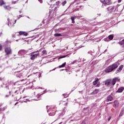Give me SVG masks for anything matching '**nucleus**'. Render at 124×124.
I'll return each instance as SVG.
<instances>
[{
	"instance_id": "nucleus-1",
	"label": "nucleus",
	"mask_w": 124,
	"mask_h": 124,
	"mask_svg": "<svg viewBox=\"0 0 124 124\" xmlns=\"http://www.w3.org/2000/svg\"><path fill=\"white\" fill-rule=\"evenodd\" d=\"M120 78H115L112 79L107 80L105 82L106 86L108 87H111V86H114L116 84V82H120Z\"/></svg>"
},
{
	"instance_id": "nucleus-2",
	"label": "nucleus",
	"mask_w": 124,
	"mask_h": 124,
	"mask_svg": "<svg viewBox=\"0 0 124 124\" xmlns=\"http://www.w3.org/2000/svg\"><path fill=\"white\" fill-rule=\"evenodd\" d=\"M119 66V63H114L112 65L108 67L106 70L105 72L106 73H109V72H112L114 69H116Z\"/></svg>"
},
{
	"instance_id": "nucleus-3",
	"label": "nucleus",
	"mask_w": 124,
	"mask_h": 124,
	"mask_svg": "<svg viewBox=\"0 0 124 124\" xmlns=\"http://www.w3.org/2000/svg\"><path fill=\"white\" fill-rule=\"evenodd\" d=\"M5 53H6V55L8 56V55H11L12 54V50L10 47H6L4 49Z\"/></svg>"
},
{
	"instance_id": "nucleus-4",
	"label": "nucleus",
	"mask_w": 124,
	"mask_h": 124,
	"mask_svg": "<svg viewBox=\"0 0 124 124\" xmlns=\"http://www.w3.org/2000/svg\"><path fill=\"white\" fill-rule=\"evenodd\" d=\"M38 56H39V53L35 54V52H32L31 53V61H33L35 60Z\"/></svg>"
},
{
	"instance_id": "nucleus-5",
	"label": "nucleus",
	"mask_w": 124,
	"mask_h": 124,
	"mask_svg": "<svg viewBox=\"0 0 124 124\" xmlns=\"http://www.w3.org/2000/svg\"><path fill=\"white\" fill-rule=\"evenodd\" d=\"M117 8H118L117 6H113L111 7H109L107 8L108 11H109V12H112V11H116L117 10Z\"/></svg>"
},
{
	"instance_id": "nucleus-6",
	"label": "nucleus",
	"mask_w": 124,
	"mask_h": 124,
	"mask_svg": "<svg viewBox=\"0 0 124 124\" xmlns=\"http://www.w3.org/2000/svg\"><path fill=\"white\" fill-rule=\"evenodd\" d=\"M27 53H28V52L26 50L22 49L18 51V55H19V56H24V55L27 54Z\"/></svg>"
},
{
	"instance_id": "nucleus-7",
	"label": "nucleus",
	"mask_w": 124,
	"mask_h": 124,
	"mask_svg": "<svg viewBox=\"0 0 124 124\" xmlns=\"http://www.w3.org/2000/svg\"><path fill=\"white\" fill-rule=\"evenodd\" d=\"M123 67H124V65H120L119 66V68L116 71V72H115L116 74H117V73L121 72V71H122V69H123Z\"/></svg>"
},
{
	"instance_id": "nucleus-8",
	"label": "nucleus",
	"mask_w": 124,
	"mask_h": 124,
	"mask_svg": "<svg viewBox=\"0 0 124 124\" xmlns=\"http://www.w3.org/2000/svg\"><path fill=\"white\" fill-rule=\"evenodd\" d=\"M113 38H114V36H113V35H109L108 36V38L105 39V41H108V39H109V40H112Z\"/></svg>"
},
{
	"instance_id": "nucleus-9",
	"label": "nucleus",
	"mask_w": 124,
	"mask_h": 124,
	"mask_svg": "<svg viewBox=\"0 0 124 124\" xmlns=\"http://www.w3.org/2000/svg\"><path fill=\"white\" fill-rule=\"evenodd\" d=\"M3 7L5 9H6V10H11V9H12V7H10V6L9 5H4L3 6Z\"/></svg>"
},
{
	"instance_id": "nucleus-10",
	"label": "nucleus",
	"mask_w": 124,
	"mask_h": 124,
	"mask_svg": "<svg viewBox=\"0 0 124 124\" xmlns=\"http://www.w3.org/2000/svg\"><path fill=\"white\" fill-rule=\"evenodd\" d=\"M7 21L8 22V27H10V28H12V27H14V23H13L12 25L11 22H10V21H9V18H7Z\"/></svg>"
},
{
	"instance_id": "nucleus-11",
	"label": "nucleus",
	"mask_w": 124,
	"mask_h": 124,
	"mask_svg": "<svg viewBox=\"0 0 124 124\" xmlns=\"http://www.w3.org/2000/svg\"><path fill=\"white\" fill-rule=\"evenodd\" d=\"M19 34L20 35H25V36H27V35H28V33L25 31H20L19 32Z\"/></svg>"
},
{
	"instance_id": "nucleus-12",
	"label": "nucleus",
	"mask_w": 124,
	"mask_h": 124,
	"mask_svg": "<svg viewBox=\"0 0 124 124\" xmlns=\"http://www.w3.org/2000/svg\"><path fill=\"white\" fill-rule=\"evenodd\" d=\"M124 87H120L116 91V93H123V92L124 91Z\"/></svg>"
},
{
	"instance_id": "nucleus-13",
	"label": "nucleus",
	"mask_w": 124,
	"mask_h": 124,
	"mask_svg": "<svg viewBox=\"0 0 124 124\" xmlns=\"http://www.w3.org/2000/svg\"><path fill=\"white\" fill-rule=\"evenodd\" d=\"M108 101H112L113 100V97H112L111 95L108 96Z\"/></svg>"
},
{
	"instance_id": "nucleus-14",
	"label": "nucleus",
	"mask_w": 124,
	"mask_h": 124,
	"mask_svg": "<svg viewBox=\"0 0 124 124\" xmlns=\"http://www.w3.org/2000/svg\"><path fill=\"white\" fill-rule=\"evenodd\" d=\"M76 18H77V16H76L71 17L72 23H73V24H74L75 23V21H74V19H76Z\"/></svg>"
},
{
	"instance_id": "nucleus-15",
	"label": "nucleus",
	"mask_w": 124,
	"mask_h": 124,
	"mask_svg": "<svg viewBox=\"0 0 124 124\" xmlns=\"http://www.w3.org/2000/svg\"><path fill=\"white\" fill-rule=\"evenodd\" d=\"M98 78H96L95 79V81L93 82V85H95L96 84H97V82H98Z\"/></svg>"
},
{
	"instance_id": "nucleus-16",
	"label": "nucleus",
	"mask_w": 124,
	"mask_h": 124,
	"mask_svg": "<svg viewBox=\"0 0 124 124\" xmlns=\"http://www.w3.org/2000/svg\"><path fill=\"white\" fill-rule=\"evenodd\" d=\"M3 4H5V2L3 0H0V6H2V5H3Z\"/></svg>"
},
{
	"instance_id": "nucleus-17",
	"label": "nucleus",
	"mask_w": 124,
	"mask_h": 124,
	"mask_svg": "<svg viewBox=\"0 0 124 124\" xmlns=\"http://www.w3.org/2000/svg\"><path fill=\"white\" fill-rule=\"evenodd\" d=\"M66 64V62H64L62 65H61L59 66V68H62V67H64L65 65Z\"/></svg>"
},
{
	"instance_id": "nucleus-18",
	"label": "nucleus",
	"mask_w": 124,
	"mask_h": 124,
	"mask_svg": "<svg viewBox=\"0 0 124 124\" xmlns=\"http://www.w3.org/2000/svg\"><path fill=\"white\" fill-rule=\"evenodd\" d=\"M98 89H95L94 91L93 92V94H96L98 93Z\"/></svg>"
},
{
	"instance_id": "nucleus-19",
	"label": "nucleus",
	"mask_w": 124,
	"mask_h": 124,
	"mask_svg": "<svg viewBox=\"0 0 124 124\" xmlns=\"http://www.w3.org/2000/svg\"><path fill=\"white\" fill-rule=\"evenodd\" d=\"M124 114V108H122V109L121 110V112H120V114L119 115L120 117H122V116H123V114Z\"/></svg>"
},
{
	"instance_id": "nucleus-20",
	"label": "nucleus",
	"mask_w": 124,
	"mask_h": 124,
	"mask_svg": "<svg viewBox=\"0 0 124 124\" xmlns=\"http://www.w3.org/2000/svg\"><path fill=\"white\" fill-rule=\"evenodd\" d=\"M105 4H107V5H109V4H110V2H109V0H106L105 2Z\"/></svg>"
},
{
	"instance_id": "nucleus-21",
	"label": "nucleus",
	"mask_w": 124,
	"mask_h": 124,
	"mask_svg": "<svg viewBox=\"0 0 124 124\" xmlns=\"http://www.w3.org/2000/svg\"><path fill=\"white\" fill-rule=\"evenodd\" d=\"M114 103L115 106H116V107H117V106H118V105H119V102H118V101H115L114 102Z\"/></svg>"
},
{
	"instance_id": "nucleus-22",
	"label": "nucleus",
	"mask_w": 124,
	"mask_h": 124,
	"mask_svg": "<svg viewBox=\"0 0 124 124\" xmlns=\"http://www.w3.org/2000/svg\"><path fill=\"white\" fill-rule=\"evenodd\" d=\"M68 55H65V56H61L59 58H58V60H61V59H63V58H66V57H67Z\"/></svg>"
},
{
	"instance_id": "nucleus-23",
	"label": "nucleus",
	"mask_w": 124,
	"mask_h": 124,
	"mask_svg": "<svg viewBox=\"0 0 124 124\" xmlns=\"http://www.w3.org/2000/svg\"><path fill=\"white\" fill-rule=\"evenodd\" d=\"M66 0H64L63 2H62V6H64V5H65V4H66Z\"/></svg>"
},
{
	"instance_id": "nucleus-24",
	"label": "nucleus",
	"mask_w": 124,
	"mask_h": 124,
	"mask_svg": "<svg viewBox=\"0 0 124 124\" xmlns=\"http://www.w3.org/2000/svg\"><path fill=\"white\" fill-rule=\"evenodd\" d=\"M54 36H62V35L61 33H55Z\"/></svg>"
},
{
	"instance_id": "nucleus-25",
	"label": "nucleus",
	"mask_w": 124,
	"mask_h": 124,
	"mask_svg": "<svg viewBox=\"0 0 124 124\" xmlns=\"http://www.w3.org/2000/svg\"><path fill=\"white\" fill-rule=\"evenodd\" d=\"M49 116H54L55 115V112H50L48 114Z\"/></svg>"
},
{
	"instance_id": "nucleus-26",
	"label": "nucleus",
	"mask_w": 124,
	"mask_h": 124,
	"mask_svg": "<svg viewBox=\"0 0 124 124\" xmlns=\"http://www.w3.org/2000/svg\"><path fill=\"white\" fill-rule=\"evenodd\" d=\"M120 44H121V45H124V40H122L120 43Z\"/></svg>"
},
{
	"instance_id": "nucleus-27",
	"label": "nucleus",
	"mask_w": 124,
	"mask_h": 124,
	"mask_svg": "<svg viewBox=\"0 0 124 124\" xmlns=\"http://www.w3.org/2000/svg\"><path fill=\"white\" fill-rule=\"evenodd\" d=\"M105 1L106 0H100L101 2H102V3H104V4L105 3Z\"/></svg>"
},
{
	"instance_id": "nucleus-28",
	"label": "nucleus",
	"mask_w": 124,
	"mask_h": 124,
	"mask_svg": "<svg viewBox=\"0 0 124 124\" xmlns=\"http://www.w3.org/2000/svg\"><path fill=\"white\" fill-rule=\"evenodd\" d=\"M42 54H43V55H45V54H46V50H43Z\"/></svg>"
},
{
	"instance_id": "nucleus-29",
	"label": "nucleus",
	"mask_w": 124,
	"mask_h": 124,
	"mask_svg": "<svg viewBox=\"0 0 124 124\" xmlns=\"http://www.w3.org/2000/svg\"><path fill=\"white\" fill-rule=\"evenodd\" d=\"M60 3H61V2H60V1L56 2V5H59Z\"/></svg>"
},
{
	"instance_id": "nucleus-30",
	"label": "nucleus",
	"mask_w": 124,
	"mask_h": 124,
	"mask_svg": "<svg viewBox=\"0 0 124 124\" xmlns=\"http://www.w3.org/2000/svg\"><path fill=\"white\" fill-rule=\"evenodd\" d=\"M1 49H2V46L0 44V51H1Z\"/></svg>"
},
{
	"instance_id": "nucleus-31",
	"label": "nucleus",
	"mask_w": 124,
	"mask_h": 124,
	"mask_svg": "<svg viewBox=\"0 0 124 124\" xmlns=\"http://www.w3.org/2000/svg\"><path fill=\"white\" fill-rule=\"evenodd\" d=\"M21 17H23V16L19 15V16H18L17 19H20V18H21Z\"/></svg>"
},
{
	"instance_id": "nucleus-32",
	"label": "nucleus",
	"mask_w": 124,
	"mask_h": 124,
	"mask_svg": "<svg viewBox=\"0 0 124 124\" xmlns=\"http://www.w3.org/2000/svg\"><path fill=\"white\" fill-rule=\"evenodd\" d=\"M21 17H23V16L19 15V16H18L17 19H20V18H21Z\"/></svg>"
},
{
	"instance_id": "nucleus-33",
	"label": "nucleus",
	"mask_w": 124,
	"mask_h": 124,
	"mask_svg": "<svg viewBox=\"0 0 124 124\" xmlns=\"http://www.w3.org/2000/svg\"><path fill=\"white\" fill-rule=\"evenodd\" d=\"M33 52L35 53H35H39V50H37V51H34Z\"/></svg>"
},
{
	"instance_id": "nucleus-34",
	"label": "nucleus",
	"mask_w": 124,
	"mask_h": 124,
	"mask_svg": "<svg viewBox=\"0 0 124 124\" xmlns=\"http://www.w3.org/2000/svg\"><path fill=\"white\" fill-rule=\"evenodd\" d=\"M77 0H78V1H80V0H75V1H74V3L75 2H76V1H77Z\"/></svg>"
},
{
	"instance_id": "nucleus-35",
	"label": "nucleus",
	"mask_w": 124,
	"mask_h": 124,
	"mask_svg": "<svg viewBox=\"0 0 124 124\" xmlns=\"http://www.w3.org/2000/svg\"><path fill=\"white\" fill-rule=\"evenodd\" d=\"M63 96H64V97H67L68 95H65V94H63Z\"/></svg>"
},
{
	"instance_id": "nucleus-36",
	"label": "nucleus",
	"mask_w": 124,
	"mask_h": 124,
	"mask_svg": "<svg viewBox=\"0 0 124 124\" xmlns=\"http://www.w3.org/2000/svg\"><path fill=\"white\" fill-rule=\"evenodd\" d=\"M38 1L39 2H40V3H42V0H38Z\"/></svg>"
},
{
	"instance_id": "nucleus-37",
	"label": "nucleus",
	"mask_w": 124,
	"mask_h": 124,
	"mask_svg": "<svg viewBox=\"0 0 124 124\" xmlns=\"http://www.w3.org/2000/svg\"><path fill=\"white\" fill-rule=\"evenodd\" d=\"M12 3L15 4V3H16V2H15V1H12Z\"/></svg>"
},
{
	"instance_id": "nucleus-38",
	"label": "nucleus",
	"mask_w": 124,
	"mask_h": 124,
	"mask_svg": "<svg viewBox=\"0 0 124 124\" xmlns=\"http://www.w3.org/2000/svg\"><path fill=\"white\" fill-rule=\"evenodd\" d=\"M110 120H111V117H109L108 118V121H110Z\"/></svg>"
},
{
	"instance_id": "nucleus-39",
	"label": "nucleus",
	"mask_w": 124,
	"mask_h": 124,
	"mask_svg": "<svg viewBox=\"0 0 124 124\" xmlns=\"http://www.w3.org/2000/svg\"><path fill=\"white\" fill-rule=\"evenodd\" d=\"M9 42V43H10V42H9V41H6V43H8Z\"/></svg>"
},
{
	"instance_id": "nucleus-40",
	"label": "nucleus",
	"mask_w": 124,
	"mask_h": 124,
	"mask_svg": "<svg viewBox=\"0 0 124 124\" xmlns=\"http://www.w3.org/2000/svg\"><path fill=\"white\" fill-rule=\"evenodd\" d=\"M97 87H99V83H98V84H97Z\"/></svg>"
},
{
	"instance_id": "nucleus-41",
	"label": "nucleus",
	"mask_w": 124,
	"mask_h": 124,
	"mask_svg": "<svg viewBox=\"0 0 124 124\" xmlns=\"http://www.w3.org/2000/svg\"><path fill=\"white\" fill-rule=\"evenodd\" d=\"M121 1H122V0H118V2H121Z\"/></svg>"
},
{
	"instance_id": "nucleus-42",
	"label": "nucleus",
	"mask_w": 124,
	"mask_h": 124,
	"mask_svg": "<svg viewBox=\"0 0 124 124\" xmlns=\"http://www.w3.org/2000/svg\"><path fill=\"white\" fill-rule=\"evenodd\" d=\"M16 21H17V20H15V23H14V24H16Z\"/></svg>"
},
{
	"instance_id": "nucleus-43",
	"label": "nucleus",
	"mask_w": 124,
	"mask_h": 124,
	"mask_svg": "<svg viewBox=\"0 0 124 124\" xmlns=\"http://www.w3.org/2000/svg\"><path fill=\"white\" fill-rule=\"evenodd\" d=\"M19 13H20V14H21V13H22V11H20Z\"/></svg>"
},
{
	"instance_id": "nucleus-44",
	"label": "nucleus",
	"mask_w": 124,
	"mask_h": 124,
	"mask_svg": "<svg viewBox=\"0 0 124 124\" xmlns=\"http://www.w3.org/2000/svg\"><path fill=\"white\" fill-rule=\"evenodd\" d=\"M5 97H8V95H6L5 96Z\"/></svg>"
},
{
	"instance_id": "nucleus-45",
	"label": "nucleus",
	"mask_w": 124,
	"mask_h": 124,
	"mask_svg": "<svg viewBox=\"0 0 124 124\" xmlns=\"http://www.w3.org/2000/svg\"><path fill=\"white\" fill-rule=\"evenodd\" d=\"M104 6V4H103L102 5V7H103Z\"/></svg>"
},
{
	"instance_id": "nucleus-46",
	"label": "nucleus",
	"mask_w": 124,
	"mask_h": 124,
	"mask_svg": "<svg viewBox=\"0 0 124 124\" xmlns=\"http://www.w3.org/2000/svg\"><path fill=\"white\" fill-rule=\"evenodd\" d=\"M17 91H16L15 92V93H17Z\"/></svg>"
},
{
	"instance_id": "nucleus-47",
	"label": "nucleus",
	"mask_w": 124,
	"mask_h": 124,
	"mask_svg": "<svg viewBox=\"0 0 124 124\" xmlns=\"http://www.w3.org/2000/svg\"><path fill=\"white\" fill-rule=\"evenodd\" d=\"M17 103H18V102H16V103L15 104V105H16L17 104Z\"/></svg>"
},
{
	"instance_id": "nucleus-48",
	"label": "nucleus",
	"mask_w": 124,
	"mask_h": 124,
	"mask_svg": "<svg viewBox=\"0 0 124 124\" xmlns=\"http://www.w3.org/2000/svg\"><path fill=\"white\" fill-rule=\"evenodd\" d=\"M1 34H2V33H0V35H1Z\"/></svg>"
},
{
	"instance_id": "nucleus-49",
	"label": "nucleus",
	"mask_w": 124,
	"mask_h": 124,
	"mask_svg": "<svg viewBox=\"0 0 124 124\" xmlns=\"http://www.w3.org/2000/svg\"><path fill=\"white\" fill-rule=\"evenodd\" d=\"M111 103H112V102H110V103H109V104H111Z\"/></svg>"
},
{
	"instance_id": "nucleus-50",
	"label": "nucleus",
	"mask_w": 124,
	"mask_h": 124,
	"mask_svg": "<svg viewBox=\"0 0 124 124\" xmlns=\"http://www.w3.org/2000/svg\"><path fill=\"white\" fill-rule=\"evenodd\" d=\"M26 97H23V98H25Z\"/></svg>"
},
{
	"instance_id": "nucleus-51",
	"label": "nucleus",
	"mask_w": 124,
	"mask_h": 124,
	"mask_svg": "<svg viewBox=\"0 0 124 124\" xmlns=\"http://www.w3.org/2000/svg\"><path fill=\"white\" fill-rule=\"evenodd\" d=\"M16 41H18V40H16Z\"/></svg>"
},
{
	"instance_id": "nucleus-52",
	"label": "nucleus",
	"mask_w": 124,
	"mask_h": 124,
	"mask_svg": "<svg viewBox=\"0 0 124 124\" xmlns=\"http://www.w3.org/2000/svg\"><path fill=\"white\" fill-rule=\"evenodd\" d=\"M52 70H55V69H53Z\"/></svg>"
},
{
	"instance_id": "nucleus-53",
	"label": "nucleus",
	"mask_w": 124,
	"mask_h": 124,
	"mask_svg": "<svg viewBox=\"0 0 124 124\" xmlns=\"http://www.w3.org/2000/svg\"><path fill=\"white\" fill-rule=\"evenodd\" d=\"M0 80H1V78H0Z\"/></svg>"
},
{
	"instance_id": "nucleus-54",
	"label": "nucleus",
	"mask_w": 124,
	"mask_h": 124,
	"mask_svg": "<svg viewBox=\"0 0 124 124\" xmlns=\"http://www.w3.org/2000/svg\"><path fill=\"white\" fill-rule=\"evenodd\" d=\"M23 102H26V101H24Z\"/></svg>"
},
{
	"instance_id": "nucleus-55",
	"label": "nucleus",
	"mask_w": 124,
	"mask_h": 124,
	"mask_svg": "<svg viewBox=\"0 0 124 124\" xmlns=\"http://www.w3.org/2000/svg\"><path fill=\"white\" fill-rule=\"evenodd\" d=\"M67 57H68V55H67Z\"/></svg>"
},
{
	"instance_id": "nucleus-56",
	"label": "nucleus",
	"mask_w": 124,
	"mask_h": 124,
	"mask_svg": "<svg viewBox=\"0 0 124 124\" xmlns=\"http://www.w3.org/2000/svg\"><path fill=\"white\" fill-rule=\"evenodd\" d=\"M47 112H49V110H47Z\"/></svg>"
},
{
	"instance_id": "nucleus-57",
	"label": "nucleus",
	"mask_w": 124,
	"mask_h": 124,
	"mask_svg": "<svg viewBox=\"0 0 124 124\" xmlns=\"http://www.w3.org/2000/svg\"><path fill=\"white\" fill-rule=\"evenodd\" d=\"M36 100H38V99H37Z\"/></svg>"
},
{
	"instance_id": "nucleus-58",
	"label": "nucleus",
	"mask_w": 124,
	"mask_h": 124,
	"mask_svg": "<svg viewBox=\"0 0 124 124\" xmlns=\"http://www.w3.org/2000/svg\"><path fill=\"white\" fill-rule=\"evenodd\" d=\"M0 106H1V105H0Z\"/></svg>"
}]
</instances>
